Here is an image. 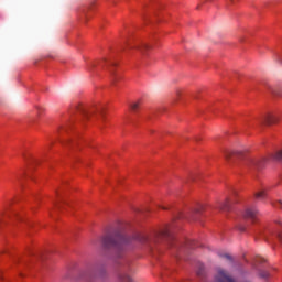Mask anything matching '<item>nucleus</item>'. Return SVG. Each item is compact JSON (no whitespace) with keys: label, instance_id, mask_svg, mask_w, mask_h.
I'll return each mask as SVG.
<instances>
[{"label":"nucleus","instance_id":"obj_1","mask_svg":"<svg viewBox=\"0 0 282 282\" xmlns=\"http://www.w3.org/2000/svg\"><path fill=\"white\" fill-rule=\"evenodd\" d=\"M129 243H131V238L124 236L120 231H116L115 234L107 235L102 238L104 248H115L118 258L122 257L120 252H124Z\"/></svg>","mask_w":282,"mask_h":282},{"label":"nucleus","instance_id":"obj_2","mask_svg":"<svg viewBox=\"0 0 282 282\" xmlns=\"http://www.w3.org/2000/svg\"><path fill=\"white\" fill-rule=\"evenodd\" d=\"M155 237H156V239H169L170 248H175L176 250H180L182 248V245L176 242L175 238L172 237L169 228L160 230L159 232L155 234Z\"/></svg>","mask_w":282,"mask_h":282},{"label":"nucleus","instance_id":"obj_3","mask_svg":"<svg viewBox=\"0 0 282 282\" xmlns=\"http://www.w3.org/2000/svg\"><path fill=\"white\" fill-rule=\"evenodd\" d=\"M126 50H139L141 54H145L148 50H151L149 44H133V42H127Z\"/></svg>","mask_w":282,"mask_h":282},{"label":"nucleus","instance_id":"obj_4","mask_svg":"<svg viewBox=\"0 0 282 282\" xmlns=\"http://www.w3.org/2000/svg\"><path fill=\"white\" fill-rule=\"evenodd\" d=\"M215 281L216 282H235V280L230 278V275H228V273L221 268L217 269Z\"/></svg>","mask_w":282,"mask_h":282},{"label":"nucleus","instance_id":"obj_5","mask_svg":"<svg viewBox=\"0 0 282 282\" xmlns=\"http://www.w3.org/2000/svg\"><path fill=\"white\" fill-rule=\"evenodd\" d=\"M224 158L227 160V162H230L235 160V158H241L243 155V152L241 151H230V150H224Z\"/></svg>","mask_w":282,"mask_h":282},{"label":"nucleus","instance_id":"obj_6","mask_svg":"<svg viewBox=\"0 0 282 282\" xmlns=\"http://www.w3.org/2000/svg\"><path fill=\"white\" fill-rule=\"evenodd\" d=\"M245 219H251L252 221H257L259 217V210L254 207L247 208L243 215Z\"/></svg>","mask_w":282,"mask_h":282},{"label":"nucleus","instance_id":"obj_7","mask_svg":"<svg viewBox=\"0 0 282 282\" xmlns=\"http://www.w3.org/2000/svg\"><path fill=\"white\" fill-rule=\"evenodd\" d=\"M232 204H235L232 199L226 198L225 202L218 205V209H220L223 213H229L230 208H232Z\"/></svg>","mask_w":282,"mask_h":282},{"label":"nucleus","instance_id":"obj_8","mask_svg":"<svg viewBox=\"0 0 282 282\" xmlns=\"http://www.w3.org/2000/svg\"><path fill=\"white\" fill-rule=\"evenodd\" d=\"M133 239L140 243H151V238L143 234H137Z\"/></svg>","mask_w":282,"mask_h":282},{"label":"nucleus","instance_id":"obj_9","mask_svg":"<svg viewBox=\"0 0 282 282\" xmlns=\"http://www.w3.org/2000/svg\"><path fill=\"white\" fill-rule=\"evenodd\" d=\"M247 166L250 169H261V162L257 159H247Z\"/></svg>","mask_w":282,"mask_h":282},{"label":"nucleus","instance_id":"obj_10","mask_svg":"<svg viewBox=\"0 0 282 282\" xmlns=\"http://www.w3.org/2000/svg\"><path fill=\"white\" fill-rule=\"evenodd\" d=\"M275 122H278L276 117L267 116L262 119L261 124H275Z\"/></svg>","mask_w":282,"mask_h":282},{"label":"nucleus","instance_id":"obj_11","mask_svg":"<svg viewBox=\"0 0 282 282\" xmlns=\"http://www.w3.org/2000/svg\"><path fill=\"white\" fill-rule=\"evenodd\" d=\"M77 111H78V113H80V116H84V118H89V116H91V113H94V111H87V109H85L83 107H77Z\"/></svg>","mask_w":282,"mask_h":282},{"label":"nucleus","instance_id":"obj_12","mask_svg":"<svg viewBox=\"0 0 282 282\" xmlns=\"http://www.w3.org/2000/svg\"><path fill=\"white\" fill-rule=\"evenodd\" d=\"M119 281H121V282H133V279H131V276H129L127 274H120L119 275Z\"/></svg>","mask_w":282,"mask_h":282},{"label":"nucleus","instance_id":"obj_13","mask_svg":"<svg viewBox=\"0 0 282 282\" xmlns=\"http://www.w3.org/2000/svg\"><path fill=\"white\" fill-rule=\"evenodd\" d=\"M130 109L133 113H138V109H140V101L131 104Z\"/></svg>","mask_w":282,"mask_h":282},{"label":"nucleus","instance_id":"obj_14","mask_svg":"<svg viewBox=\"0 0 282 282\" xmlns=\"http://www.w3.org/2000/svg\"><path fill=\"white\" fill-rule=\"evenodd\" d=\"M259 276L261 279H268L270 276V272L265 271V270H260L259 271Z\"/></svg>","mask_w":282,"mask_h":282},{"label":"nucleus","instance_id":"obj_15","mask_svg":"<svg viewBox=\"0 0 282 282\" xmlns=\"http://www.w3.org/2000/svg\"><path fill=\"white\" fill-rule=\"evenodd\" d=\"M256 199H265V191L256 193Z\"/></svg>","mask_w":282,"mask_h":282},{"label":"nucleus","instance_id":"obj_16","mask_svg":"<svg viewBox=\"0 0 282 282\" xmlns=\"http://www.w3.org/2000/svg\"><path fill=\"white\" fill-rule=\"evenodd\" d=\"M218 256H219L221 259H227L228 261H232V256H231V254H228V253H218Z\"/></svg>","mask_w":282,"mask_h":282},{"label":"nucleus","instance_id":"obj_17","mask_svg":"<svg viewBox=\"0 0 282 282\" xmlns=\"http://www.w3.org/2000/svg\"><path fill=\"white\" fill-rule=\"evenodd\" d=\"M274 160H276L278 162H282V151L275 153Z\"/></svg>","mask_w":282,"mask_h":282},{"label":"nucleus","instance_id":"obj_18","mask_svg":"<svg viewBox=\"0 0 282 282\" xmlns=\"http://www.w3.org/2000/svg\"><path fill=\"white\" fill-rule=\"evenodd\" d=\"M97 113H99V116H104L105 113V108L100 107L97 109Z\"/></svg>","mask_w":282,"mask_h":282},{"label":"nucleus","instance_id":"obj_19","mask_svg":"<svg viewBox=\"0 0 282 282\" xmlns=\"http://www.w3.org/2000/svg\"><path fill=\"white\" fill-rule=\"evenodd\" d=\"M282 205V200H278L276 204H274V206H276V208H281Z\"/></svg>","mask_w":282,"mask_h":282},{"label":"nucleus","instance_id":"obj_20","mask_svg":"<svg viewBox=\"0 0 282 282\" xmlns=\"http://www.w3.org/2000/svg\"><path fill=\"white\" fill-rule=\"evenodd\" d=\"M204 274V271L202 269H199V271L197 272L198 276H202Z\"/></svg>","mask_w":282,"mask_h":282},{"label":"nucleus","instance_id":"obj_21","mask_svg":"<svg viewBox=\"0 0 282 282\" xmlns=\"http://www.w3.org/2000/svg\"><path fill=\"white\" fill-rule=\"evenodd\" d=\"M3 215H6V214H3V213L0 214V224H1V221H3Z\"/></svg>","mask_w":282,"mask_h":282},{"label":"nucleus","instance_id":"obj_22","mask_svg":"<svg viewBox=\"0 0 282 282\" xmlns=\"http://www.w3.org/2000/svg\"><path fill=\"white\" fill-rule=\"evenodd\" d=\"M111 74H112V83L116 80V75H113V72H111Z\"/></svg>","mask_w":282,"mask_h":282},{"label":"nucleus","instance_id":"obj_23","mask_svg":"<svg viewBox=\"0 0 282 282\" xmlns=\"http://www.w3.org/2000/svg\"><path fill=\"white\" fill-rule=\"evenodd\" d=\"M278 238L280 239V241L282 242V235L278 234Z\"/></svg>","mask_w":282,"mask_h":282},{"label":"nucleus","instance_id":"obj_24","mask_svg":"<svg viewBox=\"0 0 282 282\" xmlns=\"http://www.w3.org/2000/svg\"><path fill=\"white\" fill-rule=\"evenodd\" d=\"M91 67H96V64H90L89 69H91Z\"/></svg>","mask_w":282,"mask_h":282},{"label":"nucleus","instance_id":"obj_25","mask_svg":"<svg viewBox=\"0 0 282 282\" xmlns=\"http://www.w3.org/2000/svg\"><path fill=\"white\" fill-rule=\"evenodd\" d=\"M13 217H19L17 213H13Z\"/></svg>","mask_w":282,"mask_h":282},{"label":"nucleus","instance_id":"obj_26","mask_svg":"<svg viewBox=\"0 0 282 282\" xmlns=\"http://www.w3.org/2000/svg\"><path fill=\"white\" fill-rule=\"evenodd\" d=\"M56 195H57V197H59V196H61V194H58V191H56Z\"/></svg>","mask_w":282,"mask_h":282},{"label":"nucleus","instance_id":"obj_27","mask_svg":"<svg viewBox=\"0 0 282 282\" xmlns=\"http://www.w3.org/2000/svg\"><path fill=\"white\" fill-rule=\"evenodd\" d=\"M186 246H187V247H191V242H187Z\"/></svg>","mask_w":282,"mask_h":282},{"label":"nucleus","instance_id":"obj_28","mask_svg":"<svg viewBox=\"0 0 282 282\" xmlns=\"http://www.w3.org/2000/svg\"><path fill=\"white\" fill-rule=\"evenodd\" d=\"M163 210H166V207H162Z\"/></svg>","mask_w":282,"mask_h":282},{"label":"nucleus","instance_id":"obj_29","mask_svg":"<svg viewBox=\"0 0 282 282\" xmlns=\"http://www.w3.org/2000/svg\"><path fill=\"white\" fill-rule=\"evenodd\" d=\"M195 213H199V209H196Z\"/></svg>","mask_w":282,"mask_h":282},{"label":"nucleus","instance_id":"obj_30","mask_svg":"<svg viewBox=\"0 0 282 282\" xmlns=\"http://www.w3.org/2000/svg\"><path fill=\"white\" fill-rule=\"evenodd\" d=\"M55 206H57V207H58V203H55Z\"/></svg>","mask_w":282,"mask_h":282},{"label":"nucleus","instance_id":"obj_31","mask_svg":"<svg viewBox=\"0 0 282 282\" xmlns=\"http://www.w3.org/2000/svg\"><path fill=\"white\" fill-rule=\"evenodd\" d=\"M195 140H196V142H197L199 139L196 138Z\"/></svg>","mask_w":282,"mask_h":282},{"label":"nucleus","instance_id":"obj_32","mask_svg":"<svg viewBox=\"0 0 282 282\" xmlns=\"http://www.w3.org/2000/svg\"><path fill=\"white\" fill-rule=\"evenodd\" d=\"M62 144H65V142H64V141H62Z\"/></svg>","mask_w":282,"mask_h":282},{"label":"nucleus","instance_id":"obj_33","mask_svg":"<svg viewBox=\"0 0 282 282\" xmlns=\"http://www.w3.org/2000/svg\"><path fill=\"white\" fill-rule=\"evenodd\" d=\"M2 252H7V250H3Z\"/></svg>","mask_w":282,"mask_h":282},{"label":"nucleus","instance_id":"obj_34","mask_svg":"<svg viewBox=\"0 0 282 282\" xmlns=\"http://www.w3.org/2000/svg\"><path fill=\"white\" fill-rule=\"evenodd\" d=\"M231 1V3H232V1H235V0H230Z\"/></svg>","mask_w":282,"mask_h":282}]
</instances>
